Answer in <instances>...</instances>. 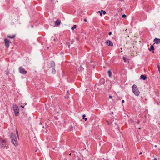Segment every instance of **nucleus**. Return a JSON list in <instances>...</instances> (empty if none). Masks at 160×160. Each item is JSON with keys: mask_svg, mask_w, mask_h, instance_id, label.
I'll use <instances>...</instances> for the list:
<instances>
[{"mask_svg": "<svg viewBox=\"0 0 160 160\" xmlns=\"http://www.w3.org/2000/svg\"><path fill=\"white\" fill-rule=\"evenodd\" d=\"M11 142L15 147L18 146V143L15 135L12 132L11 133Z\"/></svg>", "mask_w": 160, "mask_h": 160, "instance_id": "f257e3e1", "label": "nucleus"}, {"mask_svg": "<svg viewBox=\"0 0 160 160\" xmlns=\"http://www.w3.org/2000/svg\"><path fill=\"white\" fill-rule=\"evenodd\" d=\"M132 90L133 92L136 96H138L139 95L140 92L136 85L134 84L133 85Z\"/></svg>", "mask_w": 160, "mask_h": 160, "instance_id": "f03ea898", "label": "nucleus"}, {"mask_svg": "<svg viewBox=\"0 0 160 160\" xmlns=\"http://www.w3.org/2000/svg\"><path fill=\"white\" fill-rule=\"evenodd\" d=\"M12 108L15 116H18L19 112V110L18 106L16 105H14Z\"/></svg>", "mask_w": 160, "mask_h": 160, "instance_id": "7ed1b4c3", "label": "nucleus"}, {"mask_svg": "<svg viewBox=\"0 0 160 160\" xmlns=\"http://www.w3.org/2000/svg\"><path fill=\"white\" fill-rule=\"evenodd\" d=\"M6 140L5 139H2L1 138L0 140V147H1L3 148H5L6 147Z\"/></svg>", "mask_w": 160, "mask_h": 160, "instance_id": "20e7f679", "label": "nucleus"}, {"mask_svg": "<svg viewBox=\"0 0 160 160\" xmlns=\"http://www.w3.org/2000/svg\"><path fill=\"white\" fill-rule=\"evenodd\" d=\"M18 69L20 73L22 74H25L27 72V71H26L23 68L21 67H20Z\"/></svg>", "mask_w": 160, "mask_h": 160, "instance_id": "39448f33", "label": "nucleus"}, {"mask_svg": "<svg viewBox=\"0 0 160 160\" xmlns=\"http://www.w3.org/2000/svg\"><path fill=\"white\" fill-rule=\"evenodd\" d=\"M4 41L5 42V45L6 48H8L9 47V46L10 41L6 38H5L4 39Z\"/></svg>", "mask_w": 160, "mask_h": 160, "instance_id": "423d86ee", "label": "nucleus"}, {"mask_svg": "<svg viewBox=\"0 0 160 160\" xmlns=\"http://www.w3.org/2000/svg\"><path fill=\"white\" fill-rule=\"evenodd\" d=\"M55 64L54 62L53 61H51L50 62V66L49 67V68H55Z\"/></svg>", "mask_w": 160, "mask_h": 160, "instance_id": "0eeeda50", "label": "nucleus"}, {"mask_svg": "<svg viewBox=\"0 0 160 160\" xmlns=\"http://www.w3.org/2000/svg\"><path fill=\"white\" fill-rule=\"evenodd\" d=\"M106 44L108 46H113V43L110 40H107L106 42Z\"/></svg>", "mask_w": 160, "mask_h": 160, "instance_id": "6e6552de", "label": "nucleus"}, {"mask_svg": "<svg viewBox=\"0 0 160 160\" xmlns=\"http://www.w3.org/2000/svg\"><path fill=\"white\" fill-rule=\"evenodd\" d=\"M154 42L156 44L160 43V39L157 38H155L153 40Z\"/></svg>", "mask_w": 160, "mask_h": 160, "instance_id": "1a4fd4ad", "label": "nucleus"}, {"mask_svg": "<svg viewBox=\"0 0 160 160\" xmlns=\"http://www.w3.org/2000/svg\"><path fill=\"white\" fill-rule=\"evenodd\" d=\"M61 23V21L58 19L55 22V25L56 26H59Z\"/></svg>", "mask_w": 160, "mask_h": 160, "instance_id": "9d476101", "label": "nucleus"}, {"mask_svg": "<svg viewBox=\"0 0 160 160\" xmlns=\"http://www.w3.org/2000/svg\"><path fill=\"white\" fill-rule=\"evenodd\" d=\"M149 50L150 51H151L152 50V52L153 53H154V48L153 45L151 46L150 48L149 49Z\"/></svg>", "mask_w": 160, "mask_h": 160, "instance_id": "9b49d317", "label": "nucleus"}, {"mask_svg": "<svg viewBox=\"0 0 160 160\" xmlns=\"http://www.w3.org/2000/svg\"><path fill=\"white\" fill-rule=\"evenodd\" d=\"M147 77L146 76L143 75H142L140 76V78L142 79L143 80H146L147 79Z\"/></svg>", "mask_w": 160, "mask_h": 160, "instance_id": "f8f14e48", "label": "nucleus"}, {"mask_svg": "<svg viewBox=\"0 0 160 160\" xmlns=\"http://www.w3.org/2000/svg\"><path fill=\"white\" fill-rule=\"evenodd\" d=\"M7 37L11 39H12L16 37V35H13L12 36H11L10 35H8L7 36Z\"/></svg>", "mask_w": 160, "mask_h": 160, "instance_id": "ddd939ff", "label": "nucleus"}, {"mask_svg": "<svg viewBox=\"0 0 160 160\" xmlns=\"http://www.w3.org/2000/svg\"><path fill=\"white\" fill-rule=\"evenodd\" d=\"M108 73L109 77H110L112 76V73L110 70L108 71Z\"/></svg>", "mask_w": 160, "mask_h": 160, "instance_id": "4468645a", "label": "nucleus"}, {"mask_svg": "<svg viewBox=\"0 0 160 160\" xmlns=\"http://www.w3.org/2000/svg\"><path fill=\"white\" fill-rule=\"evenodd\" d=\"M51 69H52V73L53 74H55L56 73V70L55 69V68H52Z\"/></svg>", "mask_w": 160, "mask_h": 160, "instance_id": "2eb2a0df", "label": "nucleus"}, {"mask_svg": "<svg viewBox=\"0 0 160 160\" xmlns=\"http://www.w3.org/2000/svg\"><path fill=\"white\" fill-rule=\"evenodd\" d=\"M78 69L79 71H82L83 69V68L81 66H80V67L78 68Z\"/></svg>", "mask_w": 160, "mask_h": 160, "instance_id": "dca6fc26", "label": "nucleus"}, {"mask_svg": "<svg viewBox=\"0 0 160 160\" xmlns=\"http://www.w3.org/2000/svg\"><path fill=\"white\" fill-rule=\"evenodd\" d=\"M5 72H6V74L7 75H8L9 72V71L8 70H6Z\"/></svg>", "mask_w": 160, "mask_h": 160, "instance_id": "f3484780", "label": "nucleus"}, {"mask_svg": "<svg viewBox=\"0 0 160 160\" xmlns=\"http://www.w3.org/2000/svg\"><path fill=\"white\" fill-rule=\"evenodd\" d=\"M86 116V115L85 114H83V115H82V118L83 119H84V120L85 121H86L87 120V118H84V117H85Z\"/></svg>", "mask_w": 160, "mask_h": 160, "instance_id": "a211bd4d", "label": "nucleus"}, {"mask_svg": "<svg viewBox=\"0 0 160 160\" xmlns=\"http://www.w3.org/2000/svg\"><path fill=\"white\" fill-rule=\"evenodd\" d=\"M76 25H73V27L71 28V29L72 30H73L74 29L76 28Z\"/></svg>", "mask_w": 160, "mask_h": 160, "instance_id": "6ab92c4d", "label": "nucleus"}, {"mask_svg": "<svg viewBox=\"0 0 160 160\" xmlns=\"http://www.w3.org/2000/svg\"><path fill=\"white\" fill-rule=\"evenodd\" d=\"M123 59L124 60L125 62H126L127 61V58L124 57H123Z\"/></svg>", "mask_w": 160, "mask_h": 160, "instance_id": "aec40b11", "label": "nucleus"}, {"mask_svg": "<svg viewBox=\"0 0 160 160\" xmlns=\"http://www.w3.org/2000/svg\"><path fill=\"white\" fill-rule=\"evenodd\" d=\"M158 71H159V73H160V66L159 65H158Z\"/></svg>", "mask_w": 160, "mask_h": 160, "instance_id": "412c9836", "label": "nucleus"}, {"mask_svg": "<svg viewBox=\"0 0 160 160\" xmlns=\"http://www.w3.org/2000/svg\"><path fill=\"white\" fill-rule=\"evenodd\" d=\"M70 95V93L68 91H67V96H69Z\"/></svg>", "mask_w": 160, "mask_h": 160, "instance_id": "4be33fe9", "label": "nucleus"}, {"mask_svg": "<svg viewBox=\"0 0 160 160\" xmlns=\"http://www.w3.org/2000/svg\"><path fill=\"white\" fill-rule=\"evenodd\" d=\"M122 17L123 18H125L126 17V16L125 14H123L122 15Z\"/></svg>", "mask_w": 160, "mask_h": 160, "instance_id": "5701e85b", "label": "nucleus"}, {"mask_svg": "<svg viewBox=\"0 0 160 160\" xmlns=\"http://www.w3.org/2000/svg\"><path fill=\"white\" fill-rule=\"evenodd\" d=\"M102 12H103V13L104 14H105L106 13V12L105 11H104L103 10H102Z\"/></svg>", "mask_w": 160, "mask_h": 160, "instance_id": "b1692460", "label": "nucleus"}, {"mask_svg": "<svg viewBox=\"0 0 160 160\" xmlns=\"http://www.w3.org/2000/svg\"><path fill=\"white\" fill-rule=\"evenodd\" d=\"M140 123V121L139 120H138L136 122V123L137 124H139Z\"/></svg>", "mask_w": 160, "mask_h": 160, "instance_id": "393cba45", "label": "nucleus"}, {"mask_svg": "<svg viewBox=\"0 0 160 160\" xmlns=\"http://www.w3.org/2000/svg\"><path fill=\"white\" fill-rule=\"evenodd\" d=\"M112 34V32H109V33H108V34H109V35H111Z\"/></svg>", "mask_w": 160, "mask_h": 160, "instance_id": "a878e982", "label": "nucleus"}, {"mask_svg": "<svg viewBox=\"0 0 160 160\" xmlns=\"http://www.w3.org/2000/svg\"><path fill=\"white\" fill-rule=\"evenodd\" d=\"M100 12V16H102V13L100 11H99Z\"/></svg>", "mask_w": 160, "mask_h": 160, "instance_id": "bb28decb", "label": "nucleus"}, {"mask_svg": "<svg viewBox=\"0 0 160 160\" xmlns=\"http://www.w3.org/2000/svg\"><path fill=\"white\" fill-rule=\"evenodd\" d=\"M69 97L68 96H67L65 97V98H68Z\"/></svg>", "mask_w": 160, "mask_h": 160, "instance_id": "cd10ccee", "label": "nucleus"}, {"mask_svg": "<svg viewBox=\"0 0 160 160\" xmlns=\"http://www.w3.org/2000/svg\"><path fill=\"white\" fill-rule=\"evenodd\" d=\"M16 133H17V136H18V132L17 130H16Z\"/></svg>", "mask_w": 160, "mask_h": 160, "instance_id": "c85d7f7f", "label": "nucleus"}, {"mask_svg": "<svg viewBox=\"0 0 160 160\" xmlns=\"http://www.w3.org/2000/svg\"><path fill=\"white\" fill-rule=\"evenodd\" d=\"M109 98H111H111H112V96L111 95H109Z\"/></svg>", "mask_w": 160, "mask_h": 160, "instance_id": "c756f323", "label": "nucleus"}, {"mask_svg": "<svg viewBox=\"0 0 160 160\" xmlns=\"http://www.w3.org/2000/svg\"><path fill=\"white\" fill-rule=\"evenodd\" d=\"M87 19H84V22H86V21H87Z\"/></svg>", "mask_w": 160, "mask_h": 160, "instance_id": "7c9ffc66", "label": "nucleus"}, {"mask_svg": "<svg viewBox=\"0 0 160 160\" xmlns=\"http://www.w3.org/2000/svg\"><path fill=\"white\" fill-rule=\"evenodd\" d=\"M124 100H122V103H124Z\"/></svg>", "mask_w": 160, "mask_h": 160, "instance_id": "2f4dec72", "label": "nucleus"}, {"mask_svg": "<svg viewBox=\"0 0 160 160\" xmlns=\"http://www.w3.org/2000/svg\"><path fill=\"white\" fill-rule=\"evenodd\" d=\"M27 104V103L26 102H25L24 103V106H25Z\"/></svg>", "mask_w": 160, "mask_h": 160, "instance_id": "473e14b6", "label": "nucleus"}, {"mask_svg": "<svg viewBox=\"0 0 160 160\" xmlns=\"http://www.w3.org/2000/svg\"><path fill=\"white\" fill-rule=\"evenodd\" d=\"M142 152H140L139 153V155H141V154H142Z\"/></svg>", "mask_w": 160, "mask_h": 160, "instance_id": "72a5a7b5", "label": "nucleus"}, {"mask_svg": "<svg viewBox=\"0 0 160 160\" xmlns=\"http://www.w3.org/2000/svg\"><path fill=\"white\" fill-rule=\"evenodd\" d=\"M21 107L22 108H24V106H21Z\"/></svg>", "mask_w": 160, "mask_h": 160, "instance_id": "f704fd0d", "label": "nucleus"}, {"mask_svg": "<svg viewBox=\"0 0 160 160\" xmlns=\"http://www.w3.org/2000/svg\"><path fill=\"white\" fill-rule=\"evenodd\" d=\"M38 151V150L36 149V150H35V152H37V151Z\"/></svg>", "mask_w": 160, "mask_h": 160, "instance_id": "c9c22d12", "label": "nucleus"}, {"mask_svg": "<svg viewBox=\"0 0 160 160\" xmlns=\"http://www.w3.org/2000/svg\"><path fill=\"white\" fill-rule=\"evenodd\" d=\"M154 160H157V158H155L154 159Z\"/></svg>", "mask_w": 160, "mask_h": 160, "instance_id": "e433bc0d", "label": "nucleus"}, {"mask_svg": "<svg viewBox=\"0 0 160 160\" xmlns=\"http://www.w3.org/2000/svg\"><path fill=\"white\" fill-rule=\"evenodd\" d=\"M31 27H32V28L33 27V26H32H32H31Z\"/></svg>", "mask_w": 160, "mask_h": 160, "instance_id": "4c0bfd02", "label": "nucleus"}, {"mask_svg": "<svg viewBox=\"0 0 160 160\" xmlns=\"http://www.w3.org/2000/svg\"><path fill=\"white\" fill-rule=\"evenodd\" d=\"M157 145H156L155 146V147H157Z\"/></svg>", "mask_w": 160, "mask_h": 160, "instance_id": "58836bf2", "label": "nucleus"}, {"mask_svg": "<svg viewBox=\"0 0 160 160\" xmlns=\"http://www.w3.org/2000/svg\"><path fill=\"white\" fill-rule=\"evenodd\" d=\"M73 43V42H72L71 43L72 44Z\"/></svg>", "mask_w": 160, "mask_h": 160, "instance_id": "ea45409f", "label": "nucleus"}, {"mask_svg": "<svg viewBox=\"0 0 160 160\" xmlns=\"http://www.w3.org/2000/svg\"><path fill=\"white\" fill-rule=\"evenodd\" d=\"M40 124H41V123L40 122Z\"/></svg>", "mask_w": 160, "mask_h": 160, "instance_id": "a19ab883", "label": "nucleus"}, {"mask_svg": "<svg viewBox=\"0 0 160 160\" xmlns=\"http://www.w3.org/2000/svg\"><path fill=\"white\" fill-rule=\"evenodd\" d=\"M54 40L55 41V39H54Z\"/></svg>", "mask_w": 160, "mask_h": 160, "instance_id": "79ce46f5", "label": "nucleus"}]
</instances>
